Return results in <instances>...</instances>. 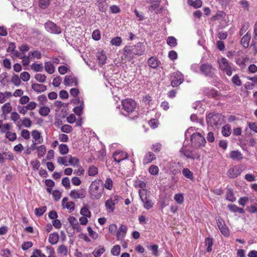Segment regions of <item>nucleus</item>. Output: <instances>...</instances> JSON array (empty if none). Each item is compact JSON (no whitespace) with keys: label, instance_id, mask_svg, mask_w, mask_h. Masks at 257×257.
<instances>
[{"label":"nucleus","instance_id":"6e6d98bb","mask_svg":"<svg viewBox=\"0 0 257 257\" xmlns=\"http://www.w3.org/2000/svg\"><path fill=\"white\" fill-rule=\"evenodd\" d=\"M87 231L88 232V234L93 239H96L98 237V233L93 231L91 227L89 226L87 227Z\"/></svg>","mask_w":257,"mask_h":257},{"label":"nucleus","instance_id":"a878e982","mask_svg":"<svg viewBox=\"0 0 257 257\" xmlns=\"http://www.w3.org/2000/svg\"><path fill=\"white\" fill-rule=\"evenodd\" d=\"M103 187V188L108 190H112L113 188V183L112 179L110 178H107L104 181Z\"/></svg>","mask_w":257,"mask_h":257},{"label":"nucleus","instance_id":"3c124183","mask_svg":"<svg viewBox=\"0 0 257 257\" xmlns=\"http://www.w3.org/2000/svg\"><path fill=\"white\" fill-rule=\"evenodd\" d=\"M232 83L237 86H240L242 84V82L239 76L237 74L234 75L231 79Z\"/></svg>","mask_w":257,"mask_h":257},{"label":"nucleus","instance_id":"5fc2aeb1","mask_svg":"<svg viewBox=\"0 0 257 257\" xmlns=\"http://www.w3.org/2000/svg\"><path fill=\"white\" fill-rule=\"evenodd\" d=\"M68 165H71L73 166H77L79 163V160L75 158L72 157L71 156H68Z\"/></svg>","mask_w":257,"mask_h":257},{"label":"nucleus","instance_id":"a18cd8bd","mask_svg":"<svg viewBox=\"0 0 257 257\" xmlns=\"http://www.w3.org/2000/svg\"><path fill=\"white\" fill-rule=\"evenodd\" d=\"M122 43V39L120 37L113 38L110 41V44L112 46H119Z\"/></svg>","mask_w":257,"mask_h":257},{"label":"nucleus","instance_id":"2f4dec72","mask_svg":"<svg viewBox=\"0 0 257 257\" xmlns=\"http://www.w3.org/2000/svg\"><path fill=\"white\" fill-rule=\"evenodd\" d=\"M12 96V93L8 91L5 92H0V103H4L7 99Z\"/></svg>","mask_w":257,"mask_h":257},{"label":"nucleus","instance_id":"6ab92c4d","mask_svg":"<svg viewBox=\"0 0 257 257\" xmlns=\"http://www.w3.org/2000/svg\"><path fill=\"white\" fill-rule=\"evenodd\" d=\"M62 205L63 207L69 209L70 212H72L74 210V203L72 201L68 202V198L67 197L63 198L62 201Z\"/></svg>","mask_w":257,"mask_h":257},{"label":"nucleus","instance_id":"13d9d810","mask_svg":"<svg viewBox=\"0 0 257 257\" xmlns=\"http://www.w3.org/2000/svg\"><path fill=\"white\" fill-rule=\"evenodd\" d=\"M6 137L9 139V141L13 142L16 140L17 135L15 133L7 132L6 134Z\"/></svg>","mask_w":257,"mask_h":257},{"label":"nucleus","instance_id":"69168bd1","mask_svg":"<svg viewBox=\"0 0 257 257\" xmlns=\"http://www.w3.org/2000/svg\"><path fill=\"white\" fill-rule=\"evenodd\" d=\"M167 42L171 47H175L177 45L176 39L174 37H169L167 39Z\"/></svg>","mask_w":257,"mask_h":257},{"label":"nucleus","instance_id":"20e7f679","mask_svg":"<svg viewBox=\"0 0 257 257\" xmlns=\"http://www.w3.org/2000/svg\"><path fill=\"white\" fill-rule=\"evenodd\" d=\"M206 119L207 124L214 128L218 127L224 121L223 116L217 113H209Z\"/></svg>","mask_w":257,"mask_h":257},{"label":"nucleus","instance_id":"423d86ee","mask_svg":"<svg viewBox=\"0 0 257 257\" xmlns=\"http://www.w3.org/2000/svg\"><path fill=\"white\" fill-rule=\"evenodd\" d=\"M139 194L141 201L143 203L144 207L148 210L151 208L153 206V203L149 199V193L146 189H140L139 191Z\"/></svg>","mask_w":257,"mask_h":257},{"label":"nucleus","instance_id":"603ef678","mask_svg":"<svg viewBox=\"0 0 257 257\" xmlns=\"http://www.w3.org/2000/svg\"><path fill=\"white\" fill-rule=\"evenodd\" d=\"M60 153L62 155H65L68 153L69 149L66 144H61L59 147Z\"/></svg>","mask_w":257,"mask_h":257},{"label":"nucleus","instance_id":"cd10ccee","mask_svg":"<svg viewBox=\"0 0 257 257\" xmlns=\"http://www.w3.org/2000/svg\"><path fill=\"white\" fill-rule=\"evenodd\" d=\"M59 240V235L57 233L54 232L50 234L48 240L51 244H56Z\"/></svg>","mask_w":257,"mask_h":257},{"label":"nucleus","instance_id":"de8ad7c7","mask_svg":"<svg viewBox=\"0 0 257 257\" xmlns=\"http://www.w3.org/2000/svg\"><path fill=\"white\" fill-rule=\"evenodd\" d=\"M68 156L63 157H59L57 159V162L60 165H64L65 166H68Z\"/></svg>","mask_w":257,"mask_h":257},{"label":"nucleus","instance_id":"774afa93","mask_svg":"<svg viewBox=\"0 0 257 257\" xmlns=\"http://www.w3.org/2000/svg\"><path fill=\"white\" fill-rule=\"evenodd\" d=\"M38 155L39 157H43L46 153V148L44 145H41L38 148Z\"/></svg>","mask_w":257,"mask_h":257},{"label":"nucleus","instance_id":"8fccbe9b","mask_svg":"<svg viewBox=\"0 0 257 257\" xmlns=\"http://www.w3.org/2000/svg\"><path fill=\"white\" fill-rule=\"evenodd\" d=\"M246 58L244 56H242L240 58L236 59V63L239 66H240L242 68H244L245 67V62Z\"/></svg>","mask_w":257,"mask_h":257},{"label":"nucleus","instance_id":"4c0bfd02","mask_svg":"<svg viewBox=\"0 0 257 257\" xmlns=\"http://www.w3.org/2000/svg\"><path fill=\"white\" fill-rule=\"evenodd\" d=\"M104 251V248L101 246H99L98 247L94 249L92 253L95 257H99Z\"/></svg>","mask_w":257,"mask_h":257},{"label":"nucleus","instance_id":"7ed1b4c3","mask_svg":"<svg viewBox=\"0 0 257 257\" xmlns=\"http://www.w3.org/2000/svg\"><path fill=\"white\" fill-rule=\"evenodd\" d=\"M103 190L99 184V181H92L88 188L89 198L92 200H98L101 197Z\"/></svg>","mask_w":257,"mask_h":257},{"label":"nucleus","instance_id":"e2e57ef3","mask_svg":"<svg viewBox=\"0 0 257 257\" xmlns=\"http://www.w3.org/2000/svg\"><path fill=\"white\" fill-rule=\"evenodd\" d=\"M73 129L71 125L69 124H64L61 127V131L65 133H70Z\"/></svg>","mask_w":257,"mask_h":257},{"label":"nucleus","instance_id":"ddd939ff","mask_svg":"<svg viewBox=\"0 0 257 257\" xmlns=\"http://www.w3.org/2000/svg\"><path fill=\"white\" fill-rule=\"evenodd\" d=\"M180 152L186 158L191 159L192 160L198 159L200 157V155L198 153H194L192 150L184 146L180 150Z\"/></svg>","mask_w":257,"mask_h":257},{"label":"nucleus","instance_id":"f257e3e1","mask_svg":"<svg viewBox=\"0 0 257 257\" xmlns=\"http://www.w3.org/2000/svg\"><path fill=\"white\" fill-rule=\"evenodd\" d=\"M194 128L193 127L189 128L185 132V138L191 137V142L192 146L194 148L203 147L206 144V140L200 133H194Z\"/></svg>","mask_w":257,"mask_h":257},{"label":"nucleus","instance_id":"b1692460","mask_svg":"<svg viewBox=\"0 0 257 257\" xmlns=\"http://www.w3.org/2000/svg\"><path fill=\"white\" fill-rule=\"evenodd\" d=\"M32 89L36 92H42L45 91L47 87L45 85L38 83H34L32 85Z\"/></svg>","mask_w":257,"mask_h":257},{"label":"nucleus","instance_id":"680f3d73","mask_svg":"<svg viewBox=\"0 0 257 257\" xmlns=\"http://www.w3.org/2000/svg\"><path fill=\"white\" fill-rule=\"evenodd\" d=\"M47 208L46 206H43L41 208H36L35 210V214L38 216L42 215L46 212Z\"/></svg>","mask_w":257,"mask_h":257},{"label":"nucleus","instance_id":"e433bc0d","mask_svg":"<svg viewBox=\"0 0 257 257\" xmlns=\"http://www.w3.org/2000/svg\"><path fill=\"white\" fill-rule=\"evenodd\" d=\"M183 176L190 180H193V173L188 168H184L182 170Z\"/></svg>","mask_w":257,"mask_h":257},{"label":"nucleus","instance_id":"c9c22d12","mask_svg":"<svg viewBox=\"0 0 257 257\" xmlns=\"http://www.w3.org/2000/svg\"><path fill=\"white\" fill-rule=\"evenodd\" d=\"M57 253L61 255H67L68 253V249L67 246L64 244L59 245L57 249Z\"/></svg>","mask_w":257,"mask_h":257},{"label":"nucleus","instance_id":"4d7b16f0","mask_svg":"<svg viewBox=\"0 0 257 257\" xmlns=\"http://www.w3.org/2000/svg\"><path fill=\"white\" fill-rule=\"evenodd\" d=\"M120 251V246L119 245H114L111 249V253L112 255L117 256Z\"/></svg>","mask_w":257,"mask_h":257},{"label":"nucleus","instance_id":"9b49d317","mask_svg":"<svg viewBox=\"0 0 257 257\" xmlns=\"http://www.w3.org/2000/svg\"><path fill=\"white\" fill-rule=\"evenodd\" d=\"M183 80V75L180 72H175L171 76V85L173 87L179 86Z\"/></svg>","mask_w":257,"mask_h":257},{"label":"nucleus","instance_id":"c03bdc74","mask_svg":"<svg viewBox=\"0 0 257 257\" xmlns=\"http://www.w3.org/2000/svg\"><path fill=\"white\" fill-rule=\"evenodd\" d=\"M174 199L179 204H182L184 201V195L182 193L176 194L174 196Z\"/></svg>","mask_w":257,"mask_h":257},{"label":"nucleus","instance_id":"37998d69","mask_svg":"<svg viewBox=\"0 0 257 257\" xmlns=\"http://www.w3.org/2000/svg\"><path fill=\"white\" fill-rule=\"evenodd\" d=\"M50 4V0H39V7L41 9H46L47 8Z\"/></svg>","mask_w":257,"mask_h":257},{"label":"nucleus","instance_id":"49530a36","mask_svg":"<svg viewBox=\"0 0 257 257\" xmlns=\"http://www.w3.org/2000/svg\"><path fill=\"white\" fill-rule=\"evenodd\" d=\"M205 244L207 246V251L211 252L212 250V246L213 244V240L212 238L210 237H207L205 240Z\"/></svg>","mask_w":257,"mask_h":257},{"label":"nucleus","instance_id":"0eeeda50","mask_svg":"<svg viewBox=\"0 0 257 257\" xmlns=\"http://www.w3.org/2000/svg\"><path fill=\"white\" fill-rule=\"evenodd\" d=\"M200 71L205 76L212 77L215 75L216 70L211 64L205 63L200 66Z\"/></svg>","mask_w":257,"mask_h":257},{"label":"nucleus","instance_id":"2eb2a0df","mask_svg":"<svg viewBox=\"0 0 257 257\" xmlns=\"http://www.w3.org/2000/svg\"><path fill=\"white\" fill-rule=\"evenodd\" d=\"M216 221L217 226L222 234L224 236H228L229 235V229L225 224L224 220L222 218H219Z\"/></svg>","mask_w":257,"mask_h":257},{"label":"nucleus","instance_id":"f3484780","mask_svg":"<svg viewBox=\"0 0 257 257\" xmlns=\"http://www.w3.org/2000/svg\"><path fill=\"white\" fill-rule=\"evenodd\" d=\"M75 103L79 105L73 108V111L77 115L80 116L82 113L84 108V103L83 100H81L79 98L75 99Z\"/></svg>","mask_w":257,"mask_h":257},{"label":"nucleus","instance_id":"4be33fe9","mask_svg":"<svg viewBox=\"0 0 257 257\" xmlns=\"http://www.w3.org/2000/svg\"><path fill=\"white\" fill-rule=\"evenodd\" d=\"M160 63V61L155 57H152L150 58L148 61L149 66L152 68H156L158 67Z\"/></svg>","mask_w":257,"mask_h":257},{"label":"nucleus","instance_id":"f8f14e48","mask_svg":"<svg viewBox=\"0 0 257 257\" xmlns=\"http://www.w3.org/2000/svg\"><path fill=\"white\" fill-rule=\"evenodd\" d=\"M69 196L73 199H82L86 196V191L84 189H73L70 192Z\"/></svg>","mask_w":257,"mask_h":257},{"label":"nucleus","instance_id":"412c9836","mask_svg":"<svg viewBox=\"0 0 257 257\" xmlns=\"http://www.w3.org/2000/svg\"><path fill=\"white\" fill-rule=\"evenodd\" d=\"M97 6L99 10L101 12H105L108 8L106 0H97Z\"/></svg>","mask_w":257,"mask_h":257},{"label":"nucleus","instance_id":"4468645a","mask_svg":"<svg viewBox=\"0 0 257 257\" xmlns=\"http://www.w3.org/2000/svg\"><path fill=\"white\" fill-rule=\"evenodd\" d=\"M127 157V154L120 150L116 151L113 155V159L114 161L116 163H119L120 162L126 159Z\"/></svg>","mask_w":257,"mask_h":257},{"label":"nucleus","instance_id":"bb28decb","mask_svg":"<svg viewBox=\"0 0 257 257\" xmlns=\"http://www.w3.org/2000/svg\"><path fill=\"white\" fill-rule=\"evenodd\" d=\"M251 35L247 33L241 39V44L244 48H247L249 46V43L250 40Z\"/></svg>","mask_w":257,"mask_h":257},{"label":"nucleus","instance_id":"f704fd0d","mask_svg":"<svg viewBox=\"0 0 257 257\" xmlns=\"http://www.w3.org/2000/svg\"><path fill=\"white\" fill-rule=\"evenodd\" d=\"M80 213L82 216L88 218H90L91 216V212L86 205H85L80 209Z\"/></svg>","mask_w":257,"mask_h":257},{"label":"nucleus","instance_id":"338daca9","mask_svg":"<svg viewBox=\"0 0 257 257\" xmlns=\"http://www.w3.org/2000/svg\"><path fill=\"white\" fill-rule=\"evenodd\" d=\"M32 58V57H31L30 56V53H28V56L23 55L20 57V59H22L23 60V64L24 65H28L30 63V59Z\"/></svg>","mask_w":257,"mask_h":257},{"label":"nucleus","instance_id":"f03ea898","mask_svg":"<svg viewBox=\"0 0 257 257\" xmlns=\"http://www.w3.org/2000/svg\"><path fill=\"white\" fill-rule=\"evenodd\" d=\"M146 51L145 45L139 42L134 46H126L123 48V55L125 58L131 59L135 55H143Z\"/></svg>","mask_w":257,"mask_h":257},{"label":"nucleus","instance_id":"c85d7f7f","mask_svg":"<svg viewBox=\"0 0 257 257\" xmlns=\"http://www.w3.org/2000/svg\"><path fill=\"white\" fill-rule=\"evenodd\" d=\"M225 198L227 200L232 202L236 200V197H235L233 191L231 189H227Z\"/></svg>","mask_w":257,"mask_h":257},{"label":"nucleus","instance_id":"9d476101","mask_svg":"<svg viewBox=\"0 0 257 257\" xmlns=\"http://www.w3.org/2000/svg\"><path fill=\"white\" fill-rule=\"evenodd\" d=\"M242 170L240 165H235L230 167L227 172L226 175L229 178H235L239 176Z\"/></svg>","mask_w":257,"mask_h":257},{"label":"nucleus","instance_id":"79ce46f5","mask_svg":"<svg viewBox=\"0 0 257 257\" xmlns=\"http://www.w3.org/2000/svg\"><path fill=\"white\" fill-rule=\"evenodd\" d=\"M50 112V109L47 106H42L41 107L39 113V114L43 116H47Z\"/></svg>","mask_w":257,"mask_h":257},{"label":"nucleus","instance_id":"7c9ffc66","mask_svg":"<svg viewBox=\"0 0 257 257\" xmlns=\"http://www.w3.org/2000/svg\"><path fill=\"white\" fill-rule=\"evenodd\" d=\"M32 136L35 142L38 144H40L42 142L43 139L41 137L40 133L36 130H34L32 132Z\"/></svg>","mask_w":257,"mask_h":257},{"label":"nucleus","instance_id":"864d4df0","mask_svg":"<svg viewBox=\"0 0 257 257\" xmlns=\"http://www.w3.org/2000/svg\"><path fill=\"white\" fill-rule=\"evenodd\" d=\"M159 171V169L156 165H151L149 168V172L152 175H157Z\"/></svg>","mask_w":257,"mask_h":257},{"label":"nucleus","instance_id":"0e129e2a","mask_svg":"<svg viewBox=\"0 0 257 257\" xmlns=\"http://www.w3.org/2000/svg\"><path fill=\"white\" fill-rule=\"evenodd\" d=\"M35 78L37 80V81L43 83L45 81L46 76L45 74L38 73L35 75Z\"/></svg>","mask_w":257,"mask_h":257},{"label":"nucleus","instance_id":"393cba45","mask_svg":"<svg viewBox=\"0 0 257 257\" xmlns=\"http://www.w3.org/2000/svg\"><path fill=\"white\" fill-rule=\"evenodd\" d=\"M227 208L232 212H238L240 214H243L244 212L243 209L238 207L235 204H229L227 205Z\"/></svg>","mask_w":257,"mask_h":257},{"label":"nucleus","instance_id":"ea45409f","mask_svg":"<svg viewBox=\"0 0 257 257\" xmlns=\"http://www.w3.org/2000/svg\"><path fill=\"white\" fill-rule=\"evenodd\" d=\"M115 205L112 202L111 200H109V199L106 201L105 203L106 209L110 212H112L114 211Z\"/></svg>","mask_w":257,"mask_h":257},{"label":"nucleus","instance_id":"473e14b6","mask_svg":"<svg viewBox=\"0 0 257 257\" xmlns=\"http://www.w3.org/2000/svg\"><path fill=\"white\" fill-rule=\"evenodd\" d=\"M1 109L3 114L4 115H7L12 111V106L10 102H8L2 106Z\"/></svg>","mask_w":257,"mask_h":257},{"label":"nucleus","instance_id":"72a5a7b5","mask_svg":"<svg viewBox=\"0 0 257 257\" xmlns=\"http://www.w3.org/2000/svg\"><path fill=\"white\" fill-rule=\"evenodd\" d=\"M230 157L234 160H239L242 158V155L238 151H233L230 152Z\"/></svg>","mask_w":257,"mask_h":257},{"label":"nucleus","instance_id":"1a4fd4ad","mask_svg":"<svg viewBox=\"0 0 257 257\" xmlns=\"http://www.w3.org/2000/svg\"><path fill=\"white\" fill-rule=\"evenodd\" d=\"M122 107L127 113H132L136 107V103L131 99H126L121 102Z\"/></svg>","mask_w":257,"mask_h":257},{"label":"nucleus","instance_id":"39448f33","mask_svg":"<svg viewBox=\"0 0 257 257\" xmlns=\"http://www.w3.org/2000/svg\"><path fill=\"white\" fill-rule=\"evenodd\" d=\"M219 69L225 73L228 76H231L232 74V67L231 63L224 57L219 58L217 60Z\"/></svg>","mask_w":257,"mask_h":257},{"label":"nucleus","instance_id":"5701e85b","mask_svg":"<svg viewBox=\"0 0 257 257\" xmlns=\"http://www.w3.org/2000/svg\"><path fill=\"white\" fill-rule=\"evenodd\" d=\"M156 159V156L153 153L149 152L146 154L143 159V163L144 164H149L153 160Z\"/></svg>","mask_w":257,"mask_h":257},{"label":"nucleus","instance_id":"a19ab883","mask_svg":"<svg viewBox=\"0 0 257 257\" xmlns=\"http://www.w3.org/2000/svg\"><path fill=\"white\" fill-rule=\"evenodd\" d=\"M231 127L229 124H226L222 128V134L224 136L228 137L231 134Z\"/></svg>","mask_w":257,"mask_h":257},{"label":"nucleus","instance_id":"aec40b11","mask_svg":"<svg viewBox=\"0 0 257 257\" xmlns=\"http://www.w3.org/2000/svg\"><path fill=\"white\" fill-rule=\"evenodd\" d=\"M96 57L100 65H103L105 63L106 56L103 51H98L96 54Z\"/></svg>","mask_w":257,"mask_h":257},{"label":"nucleus","instance_id":"dca6fc26","mask_svg":"<svg viewBox=\"0 0 257 257\" xmlns=\"http://www.w3.org/2000/svg\"><path fill=\"white\" fill-rule=\"evenodd\" d=\"M78 83V79L73 75H66L64 80V84L66 86H76Z\"/></svg>","mask_w":257,"mask_h":257},{"label":"nucleus","instance_id":"6e6552de","mask_svg":"<svg viewBox=\"0 0 257 257\" xmlns=\"http://www.w3.org/2000/svg\"><path fill=\"white\" fill-rule=\"evenodd\" d=\"M45 28L47 32L51 34L58 35L62 32L61 28L51 21H49L45 24Z\"/></svg>","mask_w":257,"mask_h":257},{"label":"nucleus","instance_id":"58836bf2","mask_svg":"<svg viewBox=\"0 0 257 257\" xmlns=\"http://www.w3.org/2000/svg\"><path fill=\"white\" fill-rule=\"evenodd\" d=\"M11 119L17 123V126L20 128L21 126L17 123L19 122L20 120V116L17 112H13L11 115Z\"/></svg>","mask_w":257,"mask_h":257},{"label":"nucleus","instance_id":"052dcab7","mask_svg":"<svg viewBox=\"0 0 257 257\" xmlns=\"http://www.w3.org/2000/svg\"><path fill=\"white\" fill-rule=\"evenodd\" d=\"M20 79L18 75L14 74L12 76L11 80L14 85L19 86L21 82Z\"/></svg>","mask_w":257,"mask_h":257},{"label":"nucleus","instance_id":"09e8293b","mask_svg":"<svg viewBox=\"0 0 257 257\" xmlns=\"http://www.w3.org/2000/svg\"><path fill=\"white\" fill-rule=\"evenodd\" d=\"M98 173V169L94 165H92L88 168V174L90 176H94Z\"/></svg>","mask_w":257,"mask_h":257},{"label":"nucleus","instance_id":"a211bd4d","mask_svg":"<svg viewBox=\"0 0 257 257\" xmlns=\"http://www.w3.org/2000/svg\"><path fill=\"white\" fill-rule=\"evenodd\" d=\"M127 230V227L124 225L121 224L116 233L117 238L119 240L123 239L125 236Z\"/></svg>","mask_w":257,"mask_h":257},{"label":"nucleus","instance_id":"bf43d9fd","mask_svg":"<svg viewBox=\"0 0 257 257\" xmlns=\"http://www.w3.org/2000/svg\"><path fill=\"white\" fill-rule=\"evenodd\" d=\"M69 69V67L68 65H62L58 67V71L61 75L66 74Z\"/></svg>","mask_w":257,"mask_h":257},{"label":"nucleus","instance_id":"c756f323","mask_svg":"<svg viewBox=\"0 0 257 257\" xmlns=\"http://www.w3.org/2000/svg\"><path fill=\"white\" fill-rule=\"evenodd\" d=\"M45 70L49 74H53L55 71V67L51 61L45 63Z\"/></svg>","mask_w":257,"mask_h":257}]
</instances>
